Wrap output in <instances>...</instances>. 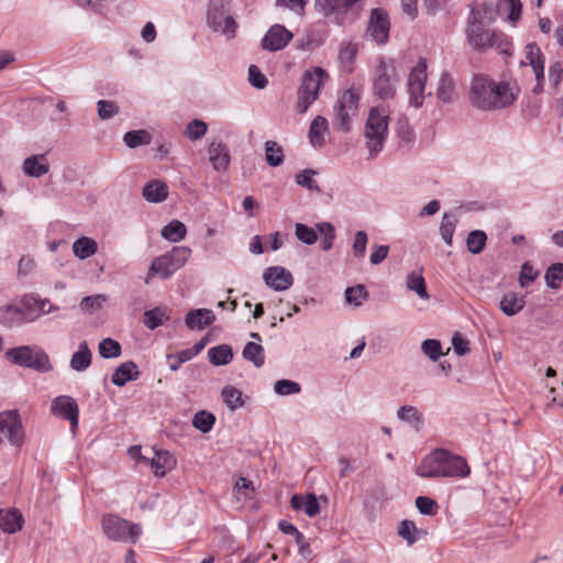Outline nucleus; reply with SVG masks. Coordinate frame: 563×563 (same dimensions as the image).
<instances>
[{
	"label": "nucleus",
	"mask_w": 563,
	"mask_h": 563,
	"mask_svg": "<svg viewBox=\"0 0 563 563\" xmlns=\"http://www.w3.org/2000/svg\"><path fill=\"white\" fill-rule=\"evenodd\" d=\"M295 234L299 241L305 244L311 245L316 243L318 236L314 229L307 227L302 223H297L295 227Z\"/></svg>",
	"instance_id": "bf43d9fd"
},
{
	"label": "nucleus",
	"mask_w": 563,
	"mask_h": 563,
	"mask_svg": "<svg viewBox=\"0 0 563 563\" xmlns=\"http://www.w3.org/2000/svg\"><path fill=\"white\" fill-rule=\"evenodd\" d=\"M35 321L29 310L24 308L22 300L20 305L5 303L0 306V324L7 329L21 327L26 322Z\"/></svg>",
	"instance_id": "2eb2a0df"
},
{
	"label": "nucleus",
	"mask_w": 563,
	"mask_h": 563,
	"mask_svg": "<svg viewBox=\"0 0 563 563\" xmlns=\"http://www.w3.org/2000/svg\"><path fill=\"white\" fill-rule=\"evenodd\" d=\"M208 157L217 173H225L230 166V151L222 141H212L208 146Z\"/></svg>",
	"instance_id": "6ab92c4d"
},
{
	"label": "nucleus",
	"mask_w": 563,
	"mask_h": 563,
	"mask_svg": "<svg viewBox=\"0 0 563 563\" xmlns=\"http://www.w3.org/2000/svg\"><path fill=\"white\" fill-rule=\"evenodd\" d=\"M51 413L68 420L71 432H76L79 423V408L73 397L67 395L55 397L51 402Z\"/></svg>",
	"instance_id": "4468645a"
},
{
	"label": "nucleus",
	"mask_w": 563,
	"mask_h": 563,
	"mask_svg": "<svg viewBox=\"0 0 563 563\" xmlns=\"http://www.w3.org/2000/svg\"><path fill=\"white\" fill-rule=\"evenodd\" d=\"M361 92L356 88L346 89L334 106L333 126L334 129L349 132L351 121L356 117Z\"/></svg>",
	"instance_id": "1a4fd4ad"
},
{
	"label": "nucleus",
	"mask_w": 563,
	"mask_h": 563,
	"mask_svg": "<svg viewBox=\"0 0 563 563\" xmlns=\"http://www.w3.org/2000/svg\"><path fill=\"white\" fill-rule=\"evenodd\" d=\"M522 4L519 0H499V10L508 12V20L516 22L521 15Z\"/></svg>",
	"instance_id": "864d4df0"
},
{
	"label": "nucleus",
	"mask_w": 563,
	"mask_h": 563,
	"mask_svg": "<svg viewBox=\"0 0 563 563\" xmlns=\"http://www.w3.org/2000/svg\"><path fill=\"white\" fill-rule=\"evenodd\" d=\"M328 77L327 71L319 66L307 69L302 74L297 91L296 109L298 113H306L309 107L319 98L321 86Z\"/></svg>",
	"instance_id": "0eeeda50"
},
{
	"label": "nucleus",
	"mask_w": 563,
	"mask_h": 563,
	"mask_svg": "<svg viewBox=\"0 0 563 563\" xmlns=\"http://www.w3.org/2000/svg\"><path fill=\"white\" fill-rule=\"evenodd\" d=\"M102 530L109 539L114 541L135 542L141 534V527L139 525L131 523L115 515L103 517Z\"/></svg>",
	"instance_id": "9b49d317"
},
{
	"label": "nucleus",
	"mask_w": 563,
	"mask_h": 563,
	"mask_svg": "<svg viewBox=\"0 0 563 563\" xmlns=\"http://www.w3.org/2000/svg\"><path fill=\"white\" fill-rule=\"evenodd\" d=\"M4 442L15 449L25 442V429L18 409L0 412V445Z\"/></svg>",
	"instance_id": "9d476101"
},
{
	"label": "nucleus",
	"mask_w": 563,
	"mask_h": 563,
	"mask_svg": "<svg viewBox=\"0 0 563 563\" xmlns=\"http://www.w3.org/2000/svg\"><path fill=\"white\" fill-rule=\"evenodd\" d=\"M208 357L213 365H227L233 358V352L230 345L221 344L209 349Z\"/></svg>",
	"instance_id": "58836bf2"
},
{
	"label": "nucleus",
	"mask_w": 563,
	"mask_h": 563,
	"mask_svg": "<svg viewBox=\"0 0 563 563\" xmlns=\"http://www.w3.org/2000/svg\"><path fill=\"white\" fill-rule=\"evenodd\" d=\"M544 278L550 288H559V283L563 279V263L552 264L547 269Z\"/></svg>",
	"instance_id": "4d7b16f0"
},
{
	"label": "nucleus",
	"mask_w": 563,
	"mask_h": 563,
	"mask_svg": "<svg viewBox=\"0 0 563 563\" xmlns=\"http://www.w3.org/2000/svg\"><path fill=\"white\" fill-rule=\"evenodd\" d=\"M142 196L151 203H159L167 199L168 187L164 181L153 179L143 187Z\"/></svg>",
	"instance_id": "bb28decb"
},
{
	"label": "nucleus",
	"mask_w": 563,
	"mask_h": 563,
	"mask_svg": "<svg viewBox=\"0 0 563 563\" xmlns=\"http://www.w3.org/2000/svg\"><path fill=\"white\" fill-rule=\"evenodd\" d=\"M5 357L14 365L31 368L38 373L53 369L47 353L37 345H21L7 350Z\"/></svg>",
	"instance_id": "423d86ee"
},
{
	"label": "nucleus",
	"mask_w": 563,
	"mask_h": 563,
	"mask_svg": "<svg viewBox=\"0 0 563 563\" xmlns=\"http://www.w3.org/2000/svg\"><path fill=\"white\" fill-rule=\"evenodd\" d=\"M123 141L130 148H135L141 145L151 143V134L146 130L129 131L124 134Z\"/></svg>",
	"instance_id": "49530a36"
},
{
	"label": "nucleus",
	"mask_w": 563,
	"mask_h": 563,
	"mask_svg": "<svg viewBox=\"0 0 563 563\" xmlns=\"http://www.w3.org/2000/svg\"><path fill=\"white\" fill-rule=\"evenodd\" d=\"M214 321L216 314L206 308L190 310L185 318L186 327L190 330H203Z\"/></svg>",
	"instance_id": "5701e85b"
},
{
	"label": "nucleus",
	"mask_w": 563,
	"mask_h": 563,
	"mask_svg": "<svg viewBox=\"0 0 563 563\" xmlns=\"http://www.w3.org/2000/svg\"><path fill=\"white\" fill-rule=\"evenodd\" d=\"M397 418L410 426L416 432H420L423 428V415L413 406L399 407Z\"/></svg>",
	"instance_id": "c756f323"
},
{
	"label": "nucleus",
	"mask_w": 563,
	"mask_h": 563,
	"mask_svg": "<svg viewBox=\"0 0 563 563\" xmlns=\"http://www.w3.org/2000/svg\"><path fill=\"white\" fill-rule=\"evenodd\" d=\"M520 93L516 82L496 81L485 75L473 77L470 102L482 111H497L511 107Z\"/></svg>",
	"instance_id": "f257e3e1"
},
{
	"label": "nucleus",
	"mask_w": 563,
	"mask_h": 563,
	"mask_svg": "<svg viewBox=\"0 0 563 563\" xmlns=\"http://www.w3.org/2000/svg\"><path fill=\"white\" fill-rule=\"evenodd\" d=\"M249 81L253 87L257 89H264L267 86L266 77L255 65H251L249 68Z\"/></svg>",
	"instance_id": "774afa93"
},
{
	"label": "nucleus",
	"mask_w": 563,
	"mask_h": 563,
	"mask_svg": "<svg viewBox=\"0 0 563 563\" xmlns=\"http://www.w3.org/2000/svg\"><path fill=\"white\" fill-rule=\"evenodd\" d=\"M314 175V170L305 169L296 176V183L297 185L302 186L310 191H320L318 184L313 179Z\"/></svg>",
	"instance_id": "052dcab7"
},
{
	"label": "nucleus",
	"mask_w": 563,
	"mask_h": 563,
	"mask_svg": "<svg viewBox=\"0 0 563 563\" xmlns=\"http://www.w3.org/2000/svg\"><path fill=\"white\" fill-rule=\"evenodd\" d=\"M162 236L169 242H180L186 238V225L179 220H172L168 224L163 227L161 231Z\"/></svg>",
	"instance_id": "4c0bfd02"
},
{
	"label": "nucleus",
	"mask_w": 563,
	"mask_h": 563,
	"mask_svg": "<svg viewBox=\"0 0 563 563\" xmlns=\"http://www.w3.org/2000/svg\"><path fill=\"white\" fill-rule=\"evenodd\" d=\"M437 98L444 103H452L456 99L455 85L448 73H442L437 87Z\"/></svg>",
	"instance_id": "2f4dec72"
},
{
	"label": "nucleus",
	"mask_w": 563,
	"mask_h": 563,
	"mask_svg": "<svg viewBox=\"0 0 563 563\" xmlns=\"http://www.w3.org/2000/svg\"><path fill=\"white\" fill-rule=\"evenodd\" d=\"M98 251V244L97 242L87 236H82L77 239L73 243V252L75 256H77L80 260H86L95 255Z\"/></svg>",
	"instance_id": "c9c22d12"
},
{
	"label": "nucleus",
	"mask_w": 563,
	"mask_h": 563,
	"mask_svg": "<svg viewBox=\"0 0 563 563\" xmlns=\"http://www.w3.org/2000/svg\"><path fill=\"white\" fill-rule=\"evenodd\" d=\"M265 159L269 166L277 167L284 162V152L275 141L265 142Z\"/></svg>",
	"instance_id": "c03bdc74"
},
{
	"label": "nucleus",
	"mask_w": 563,
	"mask_h": 563,
	"mask_svg": "<svg viewBox=\"0 0 563 563\" xmlns=\"http://www.w3.org/2000/svg\"><path fill=\"white\" fill-rule=\"evenodd\" d=\"M459 220L453 213H444L440 224V235L446 245L451 246L453 243V234Z\"/></svg>",
	"instance_id": "79ce46f5"
},
{
	"label": "nucleus",
	"mask_w": 563,
	"mask_h": 563,
	"mask_svg": "<svg viewBox=\"0 0 563 563\" xmlns=\"http://www.w3.org/2000/svg\"><path fill=\"white\" fill-rule=\"evenodd\" d=\"M471 468L466 460L443 449H437L424 456L417 466L416 474L420 477H467Z\"/></svg>",
	"instance_id": "7ed1b4c3"
},
{
	"label": "nucleus",
	"mask_w": 563,
	"mask_h": 563,
	"mask_svg": "<svg viewBox=\"0 0 563 563\" xmlns=\"http://www.w3.org/2000/svg\"><path fill=\"white\" fill-rule=\"evenodd\" d=\"M242 355L257 368L262 367L265 363L264 349L258 343L247 342L243 349Z\"/></svg>",
	"instance_id": "a19ab883"
},
{
	"label": "nucleus",
	"mask_w": 563,
	"mask_h": 563,
	"mask_svg": "<svg viewBox=\"0 0 563 563\" xmlns=\"http://www.w3.org/2000/svg\"><path fill=\"white\" fill-rule=\"evenodd\" d=\"M357 44L351 41H343L340 45L339 49V62L341 64V68L345 73H352L354 68V63L357 55Z\"/></svg>",
	"instance_id": "c85d7f7f"
},
{
	"label": "nucleus",
	"mask_w": 563,
	"mask_h": 563,
	"mask_svg": "<svg viewBox=\"0 0 563 563\" xmlns=\"http://www.w3.org/2000/svg\"><path fill=\"white\" fill-rule=\"evenodd\" d=\"M98 352L102 358H117L121 355L122 347L118 341L106 338L99 343Z\"/></svg>",
	"instance_id": "a18cd8bd"
},
{
	"label": "nucleus",
	"mask_w": 563,
	"mask_h": 563,
	"mask_svg": "<svg viewBox=\"0 0 563 563\" xmlns=\"http://www.w3.org/2000/svg\"><path fill=\"white\" fill-rule=\"evenodd\" d=\"M367 297L368 294L363 285H356L345 289V300L349 305L360 307Z\"/></svg>",
	"instance_id": "3c124183"
},
{
	"label": "nucleus",
	"mask_w": 563,
	"mask_h": 563,
	"mask_svg": "<svg viewBox=\"0 0 563 563\" xmlns=\"http://www.w3.org/2000/svg\"><path fill=\"white\" fill-rule=\"evenodd\" d=\"M292 38V33L284 25L275 24L265 34L262 46L268 51L283 49Z\"/></svg>",
	"instance_id": "aec40b11"
},
{
	"label": "nucleus",
	"mask_w": 563,
	"mask_h": 563,
	"mask_svg": "<svg viewBox=\"0 0 563 563\" xmlns=\"http://www.w3.org/2000/svg\"><path fill=\"white\" fill-rule=\"evenodd\" d=\"M165 317V310L159 307H156L144 312V324L148 329L154 330L161 324H163V320Z\"/></svg>",
	"instance_id": "13d9d810"
},
{
	"label": "nucleus",
	"mask_w": 563,
	"mask_h": 563,
	"mask_svg": "<svg viewBox=\"0 0 563 563\" xmlns=\"http://www.w3.org/2000/svg\"><path fill=\"white\" fill-rule=\"evenodd\" d=\"M207 131L208 124L202 120L195 119L187 124L184 135L190 141H197L203 137Z\"/></svg>",
	"instance_id": "8fccbe9b"
},
{
	"label": "nucleus",
	"mask_w": 563,
	"mask_h": 563,
	"mask_svg": "<svg viewBox=\"0 0 563 563\" xmlns=\"http://www.w3.org/2000/svg\"><path fill=\"white\" fill-rule=\"evenodd\" d=\"M222 399L227 407L234 411L244 405L242 391L233 386H225L221 391Z\"/></svg>",
	"instance_id": "37998d69"
},
{
	"label": "nucleus",
	"mask_w": 563,
	"mask_h": 563,
	"mask_svg": "<svg viewBox=\"0 0 563 563\" xmlns=\"http://www.w3.org/2000/svg\"><path fill=\"white\" fill-rule=\"evenodd\" d=\"M427 81V64L424 60L419 63L411 69L408 77L409 104L420 108L424 100V88Z\"/></svg>",
	"instance_id": "ddd939ff"
},
{
	"label": "nucleus",
	"mask_w": 563,
	"mask_h": 563,
	"mask_svg": "<svg viewBox=\"0 0 563 563\" xmlns=\"http://www.w3.org/2000/svg\"><path fill=\"white\" fill-rule=\"evenodd\" d=\"M487 236L484 231L475 230L468 233L466 238L467 250L472 254H479L486 244Z\"/></svg>",
	"instance_id": "09e8293b"
},
{
	"label": "nucleus",
	"mask_w": 563,
	"mask_h": 563,
	"mask_svg": "<svg viewBox=\"0 0 563 563\" xmlns=\"http://www.w3.org/2000/svg\"><path fill=\"white\" fill-rule=\"evenodd\" d=\"M194 356L195 352L192 349H186L175 354H168L167 360L169 362V369L173 372L177 371L183 363L190 361Z\"/></svg>",
	"instance_id": "6e6d98bb"
},
{
	"label": "nucleus",
	"mask_w": 563,
	"mask_h": 563,
	"mask_svg": "<svg viewBox=\"0 0 563 563\" xmlns=\"http://www.w3.org/2000/svg\"><path fill=\"white\" fill-rule=\"evenodd\" d=\"M399 84V77L394 66L380 62L376 68L373 82L374 93L382 100L393 99Z\"/></svg>",
	"instance_id": "f8f14e48"
},
{
	"label": "nucleus",
	"mask_w": 563,
	"mask_h": 563,
	"mask_svg": "<svg viewBox=\"0 0 563 563\" xmlns=\"http://www.w3.org/2000/svg\"><path fill=\"white\" fill-rule=\"evenodd\" d=\"M328 130V121L325 118L318 115L312 120L309 129V140L312 146L321 147L324 144Z\"/></svg>",
	"instance_id": "72a5a7b5"
},
{
	"label": "nucleus",
	"mask_w": 563,
	"mask_h": 563,
	"mask_svg": "<svg viewBox=\"0 0 563 563\" xmlns=\"http://www.w3.org/2000/svg\"><path fill=\"white\" fill-rule=\"evenodd\" d=\"M263 279L267 287L275 291L289 289L294 284L292 274L283 266H271L263 273Z\"/></svg>",
	"instance_id": "f3484780"
},
{
	"label": "nucleus",
	"mask_w": 563,
	"mask_h": 563,
	"mask_svg": "<svg viewBox=\"0 0 563 563\" xmlns=\"http://www.w3.org/2000/svg\"><path fill=\"white\" fill-rule=\"evenodd\" d=\"M418 532V529L413 521L411 520H404L400 523L398 534L406 540L409 544H413L418 538L416 533Z\"/></svg>",
	"instance_id": "69168bd1"
},
{
	"label": "nucleus",
	"mask_w": 563,
	"mask_h": 563,
	"mask_svg": "<svg viewBox=\"0 0 563 563\" xmlns=\"http://www.w3.org/2000/svg\"><path fill=\"white\" fill-rule=\"evenodd\" d=\"M421 350L431 361H438L442 355L441 343L434 339L424 340L421 344Z\"/></svg>",
	"instance_id": "338daca9"
},
{
	"label": "nucleus",
	"mask_w": 563,
	"mask_h": 563,
	"mask_svg": "<svg viewBox=\"0 0 563 563\" xmlns=\"http://www.w3.org/2000/svg\"><path fill=\"white\" fill-rule=\"evenodd\" d=\"M495 18L493 5L481 4L472 8L465 30L467 42L478 52L496 47L500 53L509 54L505 34L489 27Z\"/></svg>",
	"instance_id": "f03ea898"
},
{
	"label": "nucleus",
	"mask_w": 563,
	"mask_h": 563,
	"mask_svg": "<svg viewBox=\"0 0 563 563\" xmlns=\"http://www.w3.org/2000/svg\"><path fill=\"white\" fill-rule=\"evenodd\" d=\"M292 509L303 511L308 517H316L320 512V505L314 494L294 495L290 499Z\"/></svg>",
	"instance_id": "b1692460"
},
{
	"label": "nucleus",
	"mask_w": 563,
	"mask_h": 563,
	"mask_svg": "<svg viewBox=\"0 0 563 563\" xmlns=\"http://www.w3.org/2000/svg\"><path fill=\"white\" fill-rule=\"evenodd\" d=\"M140 376L136 364L133 361L121 363L111 377L113 385L118 387L124 386L128 382L136 380Z\"/></svg>",
	"instance_id": "393cba45"
},
{
	"label": "nucleus",
	"mask_w": 563,
	"mask_h": 563,
	"mask_svg": "<svg viewBox=\"0 0 563 563\" xmlns=\"http://www.w3.org/2000/svg\"><path fill=\"white\" fill-rule=\"evenodd\" d=\"M406 287L408 290L417 294L421 300L428 301L430 299L421 271H412L406 276Z\"/></svg>",
	"instance_id": "7c9ffc66"
},
{
	"label": "nucleus",
	"mask_w": 563,
	"mask_h": 563,
	"mask_svg": "<svg viewBox=\"0 0 563 563\" xmlns=\"http://www.w3.org/2000/svg\"><path fill=\"white\" fill-rule=\"evenodd\" d=\"M191 255L187 246H175L169 252L155 257L148 268L145 284H150L154 277L168 279L174 273L184 267Z\"/></svg>",
	"instance_id": "39448f33"
},
{
	"label": "nucleus",
	"mask_w": 563,
	"mask_h": 563,
	"mask_svg": "<svg viewBox=\"0 0 563 563\" xmlns=\"http://www.w3.org/2000/svg\"><path fill=\"white\" fill-rule=\"evenodd\" d=\"M358 0H317L325 14L346 13L353 9Z\"/></svg>",
	"instance_id": "e433bc0d"
},
{
	"label": "nucleus",
	"mask_w": 563,
	"mask_h": 563,
	"mask_svg": "<svg viewBox=\"0 0 563 563\" xmlns=\"http://www.w3.org/2000/svg\"><path fill=\"white\" fill-rule=\"evenodd\" d=\"M301 390L300 384L289 379H279L274 384V391L279 396H289L299 394Z\"/></svg>",
	"instance_id": "5fc2aeb1"
},
{
	"label": "nucleus",
	"mask_w": 563,
	"mask_h": 563,
	"mask_svg": "<svg viewBox=\"0 0 563 563\" xmlns=\"http://www.w3.org/2000/svg\"><path fill=\"white\" fill-rule=\"evenodd\" d=\"M22 168L27 176L40 178L48 173L49 164L45 154L32 155L24 159Z\"/></svg>",
	"instance_id": "a878e982"
},
{
	"label": "nucleus",
	"mask_w": 563,
	"mask_h": 563,
	"mask_svg": "<svg viewBox=\"0 0 563 563\" xmlns=\"http://www.w3.org/2000/svg\"><path fill=\"white\" fill-rule=\"evenodd\" d=\"M106 301V295L87 296L80 300L79 308L82 312L92 313L100 310Z\"/></svg>",
	"instance_id": "603ef678"
},
{
	"label": "nucleus",
	"mask_w": 563,
	"mask_h": 563,
	"mask_svg": "<svg viewBox=\"0 0 563 563\" xmlns=\"http://www.w3.org/2000/svg\"><path fill=\"white\" fill-rule=\"evenodd\" d=\"M98 115L101 120H108L113 118L119 112L117 102L111 100H99L97 102Z\"/></svg>",
	"instance_id": "680f3d73"
},
{
	"label": "nucleus",
	"mask_w": 563,
	"mask_h": 563,
	"mask_svg": "<svg viewBox=\"0 0 563 563\" xmlns=\"http://www.w3.org/2000/svg\"><path fill=\"white\" fill-rule=\"evenodd\" d=\"M208 25L227 38L235 36L238 25L231 14V7L228 0H210Z\"/></svg>",
	"instance_id": "6e6552de"
},
{
	"label": "nucleus",
	"mask_w": 563,
	"mask_h": 563,
	"mask_svg": "<svg viewBox=\"0 0 563 563\" xmlns=\"http://www.w3.org/2000/svg\"><path fill=\"white\" fill-rule=\"evenodd\" d=\"M214 422L216 417L211 412L206 410L198 411L192 419V426L203 433L211 431Z\"/></svg>",
	"instance_id": "de8ad7c7"
},
{
	"label": "nucleus",
	"mask_w": 563,
	"mask_h": 563,
	"mask_svg": "<svg viewBox=\"0 0 563 563\" xmlns=\"http://www.w3.org/2000/svg\"><path fill=\"white\" fill-rule=\"evenodd\" d=\"M92 354L86 341H82L78 345V350L73 354L70 358V367L76 372H82L87 369L91 364Z\"/></svg>",
	"instance_id": "473e14b6"
},
{
	"label": "nucleus",
	"mask_w": 563,
	"mask_h": 563,
	"mask_svg": "<svg viewBox=\"0 0 563 563\" xmlns=\"http://www.w3.org/2000/svg\"><path fill=\"white\" fill-rule=\"evenodd\" d=\"M389 29L388 14L383 9H373L368 21L367 34L377 44H384L388 40Z\"/></svg>",
	"instance_id": "dca6fc26"
},
{
	"label": "nucleus",
	"mask_w": 563,
	"mask_h": 563,
	"mask_svg": "<svg viewBox=\"0 0 563 563\" xmlns=\"http://www.w3.org/2000/svg\"><path fill=\"white\" fill-rule=\"evenodd\" d=\"M525 298L516 292L506 294L500 302V310L508 317L519 313L525 307Z\"/></svg>",
	"instance_id": "f704fd0d"
},
{
	"label": "nucleus",
	"mask_w": 563,
	"mask_h": 563,
	"mask_svg": "<svg viewBox=\"0 0 563 563\" xmlns=\"http://www.w3.org/2000/svg\"><path fill=\"white\" fill-rule=\"evenodd\" d=\"M144 463L150 465L156 476L163 477L175 467L176 460L168 451L153 449V456L144 457Z\"/></svg>",
	"instance_id": "412c9836"
},
{
	"label": "nucleus",
	"mask_w": 563,
	"mask_h": 563,
	"mask_svg": "<svg viewBox=\"0 0 563 563\" xmlns=\"http://www.w3.org/2000/svg\"><path fill=\"white\" fill-rule=\"evenodd\" d=\"M389 112L383 107H373L364 128L368 159L375 158L384 148L388 134Z\"/></svg>",
	"instance_id": "20e7f679"
},
{
	"label": "nucleus",
	"mask_w": 563,
	"mask_h": 563,
	"mask_svg": "<svg viewBox=\"0 0 563 563\" xmlns=\"http://www.w3.org/2000/svg\"><path fill=\"white\" fill-rule=\"evenodd\" d=\"M24 308L29 310L31 317L37 320L40 317L56 312L59 308L47 298H41L37 295H26L22 298Z\"/></svg>",
	"instance_id": "4be33fe9"
},
{
	"label": "nucleus",
	"mask_w": 563,
	"mask_h": 563,
	"mask_svg": "<svg viewBox=\"0 0 563 563\" xmlns=\"http://www.w3.org/2000/svg\"><path fill=\"white\" fill-rule=\"evenodd\" d=\"M234 497L239 503H245L255 496L254 483L245 477H239L233 488Z\"/></svg>",
	"instance_id": "ea45409f"
},
{
	"label": "nucleus",
	"mask_w": 563,
	"mask_h": 563,
	"mask_svg": "<svg viewBox=\"0 0 563 563\" xmlns=\"http://www.w3.org/2000/svg\"><path fill=\"white\" fill-rule=\"evenodd\" d=\"M368 238L365 231H357L354 234V241L352 245L353 255L356 258H363L366 253Z\"/></svg>",
	"instance_id": "e2e57ef3"
},
{
	"label": "nucleus",
	"mask_w": 563,
	"mask_h": 563,
	"mask_svg": "<svg viewBox=\"0 0 563 563\" xmlns=\"http://www.w3.org/2000/svg\"><path fill=\"white\" fill-rule=\"evenodd\" d=\"M24 523L22 514L18 509L0 510V529L5 533H15Z\"/></svg>",
	"instance_id": "cd10ccee"
},
{
	"label": "nucleus",
	"mask_w": 563,
	"mask_h": 563,
	"mask_svg": "<svg viewBox=\"0 0 563 563\" xmlns=\"http://www.w3.org/2000/svg\"><path fill=\"white\" fill-rule=\"evenodd\" d=\"M522 64H529L532 67L537 79V85L533 88V91L536 93H540L544 81V65L542 53L536 44L531 43L525 47V60H522Z\"/></svg>",
	"instance_id": "a211bd4d"
},
{
	"label": "nucleus",
	"mask_w": 563,
	"mask_h": 563,
	"mask_svg": "<svg viewBox=\"0 0 563 563\" xmlns=\"http://www.w3.org/2000/svg\"><path fill=\"white\" fill-rule=\"evenodd\" d=\"M416 507L420 514L426 516H433L439 508L435 500L427 496H419L416 498Z\"/></svg>",
	"instance_id": "0e129e2a"
}]
</instances>
